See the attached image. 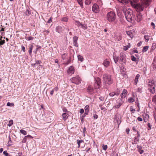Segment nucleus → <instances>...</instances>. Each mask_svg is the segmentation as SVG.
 <instances>
[{
	"label": "nucleus",
	"mask_w": 156,
	"mask_h": 156,
	"mask_svg": "<svg viewBox=\"0 0 156 156\" xmlns=\"http://www.w3.org/2000/svg\"><path fill=\"white\" fill-rule=\"evenodd\" d=\"M27 138L25 137H25L23 139V140L22 141V142L23 143H25L27 141Z\"/></svg>",
	"instance_id": "obj_51"
},
{
	"label": "nucleus",
	"mask_w": 156,
	"mask_h": 156,
	"mask_svg": "<svg viewBox=\"0 0 156 156\" xmlns=\"http://www.w3.org/2000/svg\"><path fill=\"white\" fill-rule=\"evenodd\" d=\"M26 39L28 41L31 40L33 39V37L31 36L29 37H26Z\"/></svg>",
	"instance_id": "obj_45"
},
{
	"label": "nucleus",
	"mask_w": 156,
	"mask_h": 156,
	"mask_svg": "<svg viewBox=\"0 0 156 156\" xmlns=\"http://www.w3.org/2000/svg\"><path fill=\"white\" fill-rule=\"evenodd\" d=\"M52 17H51L47 21V23H51L52 22Z\"/></svg>",
	"instance_id": "obj_55"
},
{
	"label": "nucleus",
	"mask_w": 156,
	"mask_h": 156,
	"mask_svg": "<svg viewBox=\"0 0 156 156\" xmlns=\"http://www.w3.org/2000/svg\"><path fill=\"white\" fill-rule=\"evenodd\" d=\"M106 19L110 22H114L116 19V14L113 12H110L107 14Z\"/></svg>",
	"instance_id": "obj_4"
},
{
	"label": "nucleus",
	"mask_w": 156,
	"mask_h": 156,
	"mask_svg": "<svg viewBox=\"0 0 156 156\" xmlns=\"http://www.w3.org/2000/svg\"><path fill=\"white\" fill-rule=\"evenodd\" d=\"M22 49L23 50V52H24L25 51V47L24 46H22Z\"/></svg>",
	"instance_id": "obj_64"
},
{
	"label": "nucleus",
	"mask_w": 156,
	"mask_h": 156,
	"mask_svg": "<svg viewBox=\"0 0 156 156\" xmlns=\"http://www.w3.org/2000/svg\"><path fill=\"white\" fill-rule=\"evenodd\" d=\"M84 110L83 108H81L80 109V112L81 114H83L84 112Z\"/></svg>",
	"instance_id": "obj_56"
},
{
	"label": "nucleus",
	"mask_w": 156,
	"mask_h": 156,
	"mask_svg": "<svg viewBox=\"0 0 156 156\" xmlns=\"http://www.w3.org/2000/svg\"><path fill=\"white\" fill-rule=\"evenodd\" d=\"M128 101L129 103H132L134 101V100L132 98H130L128 99Z\"/></svg>",
	"instance_id": "obj_37"
},
{
	"label": "nucleus",
	"mask_w": 156,
	"mask_h": 156,
	"mask_svg": "<svg viewBox=\"0 0 156 156\" xmlns=\"http://www.w3.org/2000/svg\"><path fill=\"white\" fill-rule=\"evenodd\" d=\"M9 141L7 144H8L7 146H11L12 145V141L11 140V138H10V136H9Z\"/></svg>",
	"instance_id": "obj_30"
},
{
	"label": "nucleus",
	"mask_w": 156,
	"mask_h": 156,
	"mask_svg": "<svg viewBox=\"0 0 156 156\" xmlns=\"http://www.w3.org/2000/svg\"><path fill=\"white\" fill-rule=\"evenodd\" d=\"M87 90L88 93H90L93 91V89L91 86H89L87 88Z\"/></svg>",
	"instance_id": "obj_27"
},
{
	"label": "nucleus",
	"mask_w": 156,
	"mask_h": 156,
	"mask_svg": "<svg viewBox=\"0 0 156 156\" xmlns=\"http://www.w3.org/2000/svg\"><path fill=\"white\" fill-rule=\"evenodd\" d=\"M122 98H121V99H119V103H121V102H122V103H123V101L122 100Z\"/></svg>",
	"instance_id": "obj_61"
},
{
	"label": "nucleus",
	"mask_w": 156,
	"mask_h": 156,
	"mask_svg": "<svg viewBox=\"0 0 156 156\" xmlns=\"http://www.w3.org/2000/svg\"><path fill=\"white\" fill-rule=\"evenodd\" d=\"M150 36L148 35H145L144 36L145 41L146 42H147L149 39Z\"/></svg>",
	"instance_id": "obj_35"
},
{
	"label": "nucleus",
	"mask_w": 156,
	"mask_h": 156,
	"mask_svg": "<svg viewBox=\"0 0 156 156\" xmlns=\"http://www.w3.org/2000/svg\"><path fill=\"white\" fill-rule=\"evenodd\" d=\"M149 89L150 91L152 94H154L155 92V85L154 83H151L149 85Z\"/></svg>",
	"instance_id": "obj_7"
},
{
	"label": "nucleus",
	"mask_w": 156,
	"mask_h": 156,
	"mask_svg": "<svg viewBox=\"0 0 156 156\" xmlns=\"http://www.w3.org/2000/svg\"><path fill=\"white\" fill-rule=\"evenodd\" d=\"M119 2L122 3H125L127 4L128 3V2H127L126 0H118Z\"/></svg>",
	"instance_id": "obj_41"
},
{
	"label": "nucleus",
	"mask_w": 156,
	"mask_h": 156,
	"mask_svg": "<svg viewBox=\"0 0 156 156\" xmlns=\"http://www.w3.org/2000/svg\"><path fill=\"white\" fill-rule=\"evenodd\" d=\"M78 38V37L76 36H74L73 37V43L74 45L76 47H78V44L77 42Z\"/></svg>",
	"instance_id": "obj_11"
},
{
	"label": "nucleus",
	"mask_w": 156,
	"mask_h": 156,
	"mask_svg": "<svg viewBox=\"0 0 156 156\" xmlns=\"http://www.w3.org/2000/svg\"><path fill=\"white\" fill-rule=\"evenodd\" d=\"M76 24L77 25L78 27H80L82 25V24L78 21H76Z\"/></svg>",
	"instance_id": "obj_39"
},
{
	"label": "nucleus",
	"mask_w": 156,
	"mask_h": 156,
	"mask_svg": "<svg viewBox=\"0 0 156 156\" xmlns=\"http://www.w3.org/2000/svg\"><path fill=\"white\" fill-rule=\"evenodd\" d=\"M120 92L119 91H117L116 92H115V95H119V94Z\"/></svg>",
	"instance_id": "obj_60"
},
{
	"label": "nucleus",
	"mask_w": 156,
	"mask_h": 156,
	"mask_svg": "<svg viewBox=\"0 0 156 156\" xmlns=\"http://www.w3.org/2000/svg\"><path fill=\"white\" fill-rule=\"evenodd\" d=\"M67 55L68 54L66 53L62 54V59L63 60L66 59V58Z\"/></svg>",
	"instance_id": "obj_25"
},
{
	"label": "nucleus",
	"mask_w": 156,
	"mask_h": 156,
	"mask_svg": "<svg viewBox=\"0 0 156 156\" xmlns=\"http://www.w3.org/2000/svg\"><path fill=\"white\" fill-rule=\"evenodd\" d=\"M62 110H63V111L64 112V113H66L67 112H68L66 108H63L62 109Z\"/></svg>",
	"instance_id": "obj_54"
},
{
	"label": "nucleus",
	"mask_w": 156,
	"mask_h": 156,
	"mask_svg": "<svg viewBox=\"0 0 156 156\" xmlns=\"http://www.w3.org/2000/svg\"><path fill=\"white\" fill-rule=\"evenodd\" d=\"M122 105V102L119 103L118 102V104H117V105L114 106H113V108H119Z\"/></svg>",
	"instance_id": "obj_28"
},
{
	"label": "nucleus",
	"mask_w": 156,
	"mask_h": 156,
	"mask_svg": "<svg viewBox=\"0 0 156 156\" xmlns=\"http://www.w3.org/2000/svg\"><path fill=\"white\" fill-rule=\"evenodd\" d=\"M137 148L138 149V151L140 154L144 152V151L142 149V147L141 146L137 145Z\"/></svg>",
	"instance_id": "obj_14"
},
{
	"label": "nucleus",
	"mask_w": 156,
	"mask_h": 156,
	"mask_svg": "<svg viewBox=\"0 0 156 156\" xmlns=\"http://www.w3.org/2000/svg\"><path fill=\"white\" fill-rule=\"evenodd\" d=\"M130 47V43H128L127 45L124 46L123 48L124 50L126 51L128 49V48H129Z\"/></svg>",
	"instance_id": "obj_26"
},
{
	"label": "nucleus",
	"mask_w": 156,
	"mask_h": 156,
	"mask_svg": "<svg viewBox=\"0 0 156 156\" xmlns=\"http://www.w3.org/2000/svg\"><path fill=\"white\" fill-rule=\"evenodd\" d=\"M147 125L148 126V128H147L148 129V130H150L151 129L150 124V123H148L147 124Z\"/></svg>",
	"instance_id": "obj_53"
},
{
	"label": "nucleus",
	"mask_w": 156,
	"mask_h": 156,
	"mask_svg": "<svg viewBox=\"0 0 156 156\" xmlns=\"http://www.w3.org/2000/svg\"><path fill=\"white\" fill-rule=\"evenodd\" d=\"M103 82L105 85H109L113 83V80L111 75L108 74H104L103 76Z\"/></svg>",
	"instance_id": "obj_3"
},
{
	"label": "nucleus",
	"mask_w": 156,
	"mask_h": 156,
	"mask_svg": "<svg viewBox=\"0 0 156 156\" xmlns=\"http://www.w3.org/2000/svg\"><path fill=\"white\" fill-rule=\"evenodd\" d=\"M127 94V90L125 89H124L122 91V93L121 94V98H123L125 97Z\"/></svg>",
	"instance_id": "obj_13"
},
{
	"label": "nucleus",
	"mask_w": 156,
	"mask_h": 156,
	"mask_svg": "<svg viewBox=\"0 0 156 156\" xmlns=\"http://www.w3.org/2000/svg\"><path fill=\"white\" fill-rule=\"evenodd\" d=\"M79 4L82 7H83V0H77ZM91 2V0H85V3L86 5L90 4Z\"/></svg>",
	"instance_id": "obj_6"
},
{
	"label": "nucleus",
	"mask_w": 156,
	"mask_h": 156,
	"mask_svg": "<svg viewBox=\"0 0 156 156\" xmlns=\"http://www.w3.org/2000/svg\"><path fill=\"white\" fill-rule=\"evenodd\" d=\"M103 149L104 150L106 151L107 148V145H103L102 146Z\"/></svg>",
	"instance_id": "obj_48"
},
{
	"label": "nucleus",
	"mask_w": 156,
	"mask_h": 156,
	"mask_svg": "<svg viewBox=\"0 0 156 156\" xmlns=\"http://www.w3.org/2000/svg\"><path fill=\"white\" fill-rule=\"evenodd\" d=\"M14 104L13 103H11L10 102H8L7 104V106H12Z\"/></svg>",
	"instance_id": "obj_46"
},
{
	"label": "nucleus",
	"mask_w": 156,
	"mask_h": 156,
	"mask_svg": "<svg viewBox=\"0 0 156 156\" xmlns=\"http://www.w3.org/2000/svg\"><path fill=\"white\" fill-rule=\"evenodd\" d=\"M84 141L83 140H77V143L78 145V147L79 148L80 147V144L82 143H83Z\"/></svg>",
	"instance_id": "obj_22"
},
{
	"label": "nucleus",
	"mask_w": 156,
	"mask_h": 156,
	"mask_svg": "<svg viewBox=\"0 0 156 156\" xmlns=\"http://www.w3.org/2000/svg\"><path fill=\"white\" fill-rule=\"evenodd\" d=\"M101 81L99 78H97L95 80L94 84L95 88L96 89L99 88L101 87Z\"/></svg>",
	"instance_id": "obj_8"
},
{
	"label": "nucleus",
	"mask_w": 156,
	"mask_h": 156,
	"mask_svg": "<svg viewBox=\"0 0 156 156\" xmlns=\"http://www.w3.org/2000/svg\"><path fill=\"white\" fill-rule=\"evenodd\" d=\"M137 120L138 121H142V120H143V119H142L141 118V117H138L137 118Z\"/></svg>",
	"instance_id": "obj_58"
},
{
	"label": "nucleus",
	"mask_w": 156,
	"mask_h": 156,
	"mask_svg": "<svg viewBox=\"0 0 156 156\" xmlns=\"http://www.w3.org/2000/svg\"><path fill=\"white\" fill-rule=\"evenodd\" d=\"M156 47V43H154L152 44V45L151 48V50H154Z\"/></svg>",
	"instance_id": "obj_29"
},
{
	"label": "nucleus",
	"mask_w": 156,
	"mask_h": 156,
	"mask_svg": "<svg viewBox=\"0 0 156 156\" xmlns=\"http://www.w3.org/2000/svg\"><path fill=\"white\" fill-rule=\"evenodd\" d=\"M139 138L137 137V136H136L134 138V142H139Z\"/></svg>",
	"instance_id": "obj_42"
},
{
	"label": "nucleus",
	"mask_w": 156,
	"mask_h": 156,
	"mask_svg": "<svg viewBox=\"0 0 156 156\" xmlns=\"http://www.w3.org/2000/svg\"><path fill=\"white\" fill-rule=\"evenodd\" d=\"M78 60L80 61L81 62H82L83 61V56L80 55H79L78 56Z\"/></svg>",
	"instance_id": "obj_31"
},
{
	"label": "nucleus",
	"mask_w": 156,
	"mask_h": 156,
	"mask_svg": "<svg viewBox=\"0 0 156 156\" xmlns=\"http://www.w3.org/2000/svg\"><path fill=\"white\" fill-rule=\"evenodd\" d=\"M110 63L109 61L107 60V59H105L104 61L103 64L105 67H107L109 66Z\"/></svg>",
	"instance_id": "obj_15"
},
{
	"label": "nucleus",
	"mask_w": 156,
	"mask_h": 156,
	"mask_svg": "<svg viewBox=\"0 0 156 156\" xmlns=\"http://www.w3.org/2000/svg\"><path fill=\"white\" fill-rule=\"evenodd\" d=\"M153 100L156 102V95L153 98Z\"/></svg>",
	"instance_id": "obj_63"
},
{
	"label": "nucleus",
	"mask_w": 156,
	"mask_h": 156,
	"mask_svg": "<svg viewBox=\"0 0 156 156\" xmlns=\"http://www.w3.org/2000/svg\"><path fill=\"white\" fill-rule=\"evenodd\" d=\"M126 56L125 54L123 53H121L120 54V60L121 61L124 63L126 62Z\"/></svg>",
	"instance_id": "obj_10"
},
{
	"label": "nucleus",
	"mask_w": 156,
	"mask_h": 156,
	"mask_svg": "<svg viewBox=\"0 0 156 156\" xmlns=\"http://www.w3.org/2000/svg\"><path fill=\"white\" fill-rule=\"evenodd\" d=\"M109 95L110 96L113 97L115 95V92H112L109 93Z\"/></svg>",
	"instance_id": "obj_49"
},
{
	"label": "nucleus",
	"mask_w": 156,
	"mask_h": 156,
	"mask_svg": "<svg viewBox=\"0 0 156 156\" xmlns=\"http://www.w3.org/2000/svg\"><path fill=\"white\" fill-rule=\"evenodd\" d=\"M119 57H116L115 58H114V60L115 63H117L118 61V60L119 59Z\"/></svg>",
	"instance_id": "obj_40"
},
{
	"label": "nucleus",
	"mask_w": 156,
	"mask_h": 156,
	"mask_svg": "<svg viewBox=\"0 0 156 156\" xmlns=\"http://www.w3.org/2000/svg\"><path fill=\"white\" fill-rule=\"evenodd\" d=\"M40 61L39 60H37L36 61L35 64L36 65H38L40 64Z\"/></svg>",
	"instance_id": "obj_62"
},
{
	"label": "nucleus",
	"mask_w": 156,
	"mask_h": 156,
	"mask_svg": "<svg viewBox=\"0 0 156 156\" xmlns=\"http://www.w3.org/2000/svg\"><path fill=\"white\" fill-rule=\"evenodd\" d=\"M81 28H82L84 30L86 29L87 28V25L85 24H82Z\"/></svg>",
	"instance_id": "obj_33"
},
{
	"label": "nucleus",
	"mask_w": 156,
	"mask_h": 156,
	"mask_svg": "<svg viewBox=\"0 0 156 156\" xmlns=\"http://www.w3.org/2000/svg\"><path fill=\"white\" fill-rule=\"evenodd\" d=\"M5 43V40H3L0 41V45H2Z\"/></svg>",
	"instance_id": "obj_47"
},
{
	"label": "nucleus",
	"mask_w": 156,
	"mask_h": 156,
	"mask_svg": "<svg viewBox=\"0 0 156 156\" xmlns=\"http://www.w3.org/2000/svg\"><path fill=\"white\" fill-rule=\"evenodd\" d=\"M31 12L28 9L26 10L25 12L26 15L27 16H29L31 14Z\"/></svg>",
	"instance_id": "obj_32"
},
{
	"label": "nucleus",
	"mask_w": 156,
	"mask_h": 156,
	"mask_svg": "<svg viewBox=\"0 0 156 156\" xmlns=\"http://www.w3.org/2000/svg\"><path fill=\"white\" fill-rule=\"evenodd\" d=\"M131 58L132 60L133 61L138 62V60H136V58L134 56H132Z\"/></svg>",
	"instance_id": "obj_43"
},
{
	"label": "nucleus",
	"mask_w": 156,
	"mask_h": 156,
	"mask_svg": "<svg viewBox=\"0 0 156 156\" xmlns=\"http://www.w3.org/2000/svg\"><path fill=\"white\" fill-rule=\"evenodd\" d=\"M140 76V75L139 74H137L134 80V83L135 84H136L137 83L138 81V79Z\"/></svg>",
	"instance_id": "obj_20"
},
{
	"label": "nucleus",
	"mask_w": 156,
	"mask_h": 156,
	"mask_svg": "<svg viewBox=\"0 0 156 156\" xmlns=\"http://www.w3.org/2000/svg\"><path fill=\"white\" fill-rule=\"evenodd\" d=\"M130 111L132 112L133 113H134L135 112V109H133V106H131L130 107Z\"/></svg>",
	"instance_id": "obj_44"
},
{
	"label": "nucleus",
	"mask_w": 156,
	"mask_h": 156,
	"mask_svg": "<svg viewBox=\"0 0 156 156\" xmlns=\"http://www.w3.org/2000/svg\"><path fill=\"white\" fill-rule=\"evenodd\" d=\"M58 89V87H56L54 88L53 90H54V91H55L57 92Z\"/></svg>",
	"instance_id": "obj_57"
},
{
	"label": "nucleus",
	"mask_w": 156,
	"mask_h": 156,
	"mask_svg": "<svg viewBox=\"0 0 156 156\" xmlns=\"http://www.w3.org/2000/svg\"><path fill=\"white\" fill-rule=\"evenodd\" d=\"M92 9V11L95 13H97L99 11V6L96 4L93 5Z\"/></svg>",
	"instance_id": "obj_9"
},
{
	"label": "nucleus",
	"mask_w": 156,
	"mask_h": 156,
	"mask_svg": "<svg viewBox=\"0 0 156 156\" xmlns=\"http://www.w3.org/2000/svg\"><path fill=\"white\" fill-rule=\"evenodd\" d=\"M71 82L76 84H79L81 82L80 78L78 76L73 77L71 79Z\"/></svg>",
	"instance_id": "obj_5"
},
{
	"label": "nucleus",
	"mask_w": 156,
	"mask_h": 156,
	"mask_svg": "<svg viewBox=\"0 0 156 156\" xmlns=\"http://www.w3.org/2000/svg\"><path fill=\"white\" fill-rule=\"evenodd\" d=\"M71 59L70 58L68 60L67 62H66V63H65V64L66 65H67L71 62Z\"/></svg>",
	"instance_id": "obj_52"
},
{
	"label": "nucleus",
	"mask_w": 156,
	"mask_h": 156,
	"mask_svg": "<svg viewBox=\"0 0 156 156\" xmlns=\"http://www.w3.org/2000/svg\"><path fill=\"white\" fill-rule=\"evenodd\" d=\"M67 72L69 74H73L74 72V69L73 66H70L69 69Z\"/></svg>",
	"instance_id": "obj_12"
},
{
	"label": "nucleus",
	"mask_w": 156,
	"mask_h": 156,
	"mask_svg": "<svg viewBox=\"0 0 156 156\" xmlns=\"http://www.w3.org/2000/svg\"><path fill=\"white\" fill-rule=\"evenodd\" d=\"M68 115L67 114V113H63L62 115V116L63 117V119L64 121L66 120L68 118Z\"/></svg>",
	"instance_id": "obj_19"
},
{
	"label": "nucleus",
	"mask_w": 156,
	"mask_h": 156,
	"mask_svg": "<svg viewBox=\"0 0 156 156\" xmlns=\"http://www.w3.org/2000/svg\"><path fill=\"white\" fill-rule=\"evenodd\" d=\"M152 65L154 69H156V56L154 58V61L152 63Z\"/></svg>",
	"instance_id": "obj_21"
},
{
	"label": "nucleus",
	"mask_w": 156,
	"mask_h": 156,
	"mask_svg": "<svg viewBox=\"0 0 156 156\" xmlns=\"http://www.w3.org/2000/svg\"><path fill=\"white\" fill-rule=\"evenodd\" d=\"M93 117H94V119H97V118H98V115H97L95 114L94 115Z\"/></svg>",
	"instance_id": "obj_59"
},
{
	"label": "nucleus",
	"mask_w": 156,
	"mask_h": 156,
	"mask_svg": "<svg viewBox=\"0 0 156 156\" xmlns=\"http://www.w3.org/2000/svg\"><path fill=\"white\" fill-rule=\"evenodd\" d=\"M126 34L127 35L129 36L131 38H132L133 37V34L132 30L126 31Z\"/></svg>",
	"instance_id": "obj_17"
},
{
	"label": "nucleus",
	"mask_w": 156,
	"mask_h": 156,
	"mask_svg": "<svg viewBox=\"0 0 156 156\" xmlns=\"http://www.w3.org/2000/svg\"><path fill=\"white\" fill-rule=\"evenodd\" d=\"M20 133L24 135H26L27 134V132L23 129H21L20 130Z\"/></svg>",
	"instance_id": "obj_36"
},
{
	"label": "nucleus",
	"mask_w": 156,
	"mask_h": 156,
	"mask_svg": "<svg viewBox=\"0 0 156 156\" xmlns=\"http://www.w3.org/2000/svg\"><path fill=\"white\" fill-rule=\"evenodd\" d=\"M3 154L4 155L6 156H8L9 154L8 153H7V151H3Z\"/></svg>",
	"instance_id": "obj_50"
},
{
	"label": "nucleus",
	"mask_w": 156,
	"mask_h": 156,
	"mask_svg": "<svg viewBox=\"0 0 156 156\" xmlns=\"http://www.w3.org/2000/svg\"><path fill=\"white\" fill-rule=\"evenodd\" d=\"M61 21L63 22H67L68 21V18L67 17H64L61 19Z\"/></svg>",
	"instance_id": "obj_24"
},
{
	"label": "nucleus",
	"mask_w": 156,
	"mask_h": 156,
	"mask_svg": "<svg viewBox=\"0 0 156 156\" xmlns=\"http://www.w3.org/2000/svg\"><path fill=\"white\" fill-rule=\"evenodd\" d=\"M123 13L126 20L129 22H130L135 19V16L133 14V12L129 9H124L123 10Z\"/></svg>",
	"instance_id": "obj_2"
},
{
	"label": "nucleus",
	"mask_w": 156,
	"mask_h": 156,
	"mask_svg": "<svg viewBox=\"0 0 156 156\" xmlns=\"http://www.w3.org/2000/svg\"><path fill=\"white\" fill-rule=\"evenodd\" d=\"M13 123V121L12 120H10L9 121V123L8 124V126L10 127L12 125Z\"/></svg>",
	"instance_id": "obj_38"
},
{
	"label": "nucleus",
	"mask_w": 156,
	"mask_h": 156,
	"mask_svg": "<svg viewBox=\"0 0 156 156\" xmlns=\"http://www.w3.org/2000/svg\"><path fill=\"white\" fill-rule=\"evenodd\" d=\"M148 48V46H146L145 47H144L142 50V52H144L146 51Z\"/></svg>",
	"instance_id": "obj_34"
},
{
	"label": "nucleus",
	"mask_w": 156,
	"mask_h": 156,
	"mask_svg": "<svg viewBox=\"0 0 156 156\" xmlns=\"http://www.w3.org/2000/svg\"><path fill=\"white\" fill-rule=\"evenodd\" d=\"M130 1L132 6L138 12L136 18H135L137 21L139 22L142 19V15L140 12L143 10L145 5L144 3H137L139 0H132Z\"/></svg>",
	"instance_id": "obj_1"
},
{
	"label": "nucleus",
	"mask_w": 156,
	"mask_h": 156,
	"mask_svg": "<svg viewBox=\"0 0 156 156\" xmlns=\"http://www.w3.org/2000/svg\"><path fill=\"white\" fill-rule=\"evenodd\" d=\"M56 30L59 33H61L62 31V27L60 26H58L56 27Z\"/></svg>",
	"instance_id": "obj_16"
},
{
	"label": "nucleus",
	"mask_w": 156,
	"mask_h": 156,
	"mask_svg": "<svg viewBox=\"0 0 156 156\" xmlns=\"http://www.w3.org/2000/svg\"><path fill=\"white\" fill-rule=\"evenodd\" d=\"M84 110L85 112V114H88L89 110V106L88 105H86L85 106L84 108Z\"/></svg>",
	"instance_id": "obj_18"
},
{
	"label": "nucleus",
	"mask_w": 156,
	"mask_h": 156,
	"mask_svg": "<svg viewBox=\"0 0 156 156\" xmlns=\"http://www.w3.org/2000/svg\"><path fill=\"white\" fill-rule=\"evenodd\" d=\"M34 47V46L32 44H31L30 45L29 50V53L31 55V54L32 50Z\"/></svg>",
	"instance_id": "obj_23"
}]
</instances>
